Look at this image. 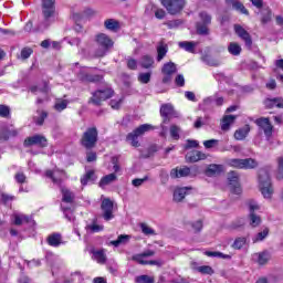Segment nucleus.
Segmentation results:
<instances>
[{
  "label": "nucleus",
  "instance_id": "obj_1",
  "mask_svg": "<svg viewBox=\"0 0 283 283\" xmlns=\"http://www.w3.org/2000/svg\"><path fill=\"white\" fill-rule=\"evenodd\" d=\"M54 3H56V0H42L43 21L38 25L40 32L48 30L54 23V12H56Z\"/></svg>",
  "mask_w": 283,
  "mask_h": 283
},
{
  "label": "nucleus",
  "instance_id": "obj_2",
  "mask_svg": "<svg viewBox=\"0 0 283 283\" xmlns=\"http://www.w3.org/2000/svg\"><path fill=\"white\" fill-rule=\"evenodd\" d=\"M259 189L264 198L271 199L273 196V185L271 184V175L269 169L259 170Z\"/></svg>",
  "mask_w": 283,
  "mask_h": 283
},
{
  "label": "nucleus",
  "instance_id": "obj_3",
  "mask_svg": "<svg viewBox=\"0 0 283 283\" xmlns=\"http://www.w3.org/2000/svg\"><path fill=\"white\" fill-rule=\"evenodd\" d=\"M95 43L98 49L95 51V56L103 57L112 48H114V40L105 33H99L95 35Z\"/></svg>",
  "mask_w": 283,
  "mask_h": 283
},
{
  "label": "nucleus",
  "instance_id": "obj_4",
  "mask_svg": "<svg viewBox=\"0 0 283 283\" xmlns=\"http://www.w3.org/2000/svg\"><path fill=\"white\" fill-rule=\"evenodd\" d=\"M98 143V128L96 126L88 127L82 135L81 145L85 149H94Z\"/></svg>",
  "mask_w": 283,
  "mask_h": 283
},
{
  "label": "nucleus",
  "instance_id": "obj_5",
  "mask_svg": "<svg viewBox=\"0 0 283 283\" xmlns=\"http://www.w3.org/2000/svg\"><path fill=\"white\" fill-rule=\"evenodd\" d=\"M151 129H154V126L150 124L140 125L127 135L126 140L132 145V147H140L138 138L147 134V132H151Z\"/></svg>",
  "mask_w": 283,
  "mask_h": 283
},
{
  "label": "nucleus",
  "instance_id": "obj_6",
  "mask_svg": "<svg viewBox=\"0 0 283 283\" xmlns=\"http://www.w3.org/2000/svg\"><path fill=\"white\" fill-rule=\"evenodd\" d=\"M229 167H233L234 169H255L258 167V161L253 158L239 159L233 158L227 161Z\"/></svg>",
  "mask_w": 283,
  "mask_h": 283
},
{
  "label": "nucleus",
  "instance_id": "obj_7",
  "mask_svg": "<svg viewBox=\"0 0 283 283\" xmlns=\"http://www.w3.org/2000/svg\"><path fill=\"white\" fill-rule=\"evenodd\" d=\"M161 6L166 8L168 14L176 15L180 14L181 10H185L187 6L186 0H161Z\"/></svg>",
  "mask_w": 283,
  "mask_h": 283
},
{
  "label": "nucleus",
  "instance_id": "obj_8",
  "mask_svg": "<svg viewBox=\"0 0 283 283\" xmlns=\"http://www.w3.org/2000/svg\"><path fill=\"white\" fill-rule=\"evenodd\" d=\"M114 95V91L112 88L98 90L93 93V96L90 98L88 103L95 105L96 107L101 106L103 101H107V98H112Z\"/></svg>",
  "mask_w": 283,
  "mask_h": 283
},
{
  "label": "nucleus",
  "instance_id": "obj_9",
  "mask_svg": "<svg viewBox=\"0 0 283 283\" xmlns=\"http://www.w3.org/2000/svg\"><path fill=\"white\" fill-rule=\"evenodd\" d=\"M45 177L50 178L53 185H57V187H61V185H63V180H67V172H65V170L55 168L53 170H46Z\"/></svg>",
  "mask_w": 283,
  "mask_h": 283
},
{
  "label": "nucleus",
  "instance_id": "obj_10",
  "mask_svg": "<svg viewBox=\"0 0 283 283\" xmlns=\"http://www.w3.org/2000/svg\"><path fill=\"white\" fill-rule=\"evenodd\" d=\"M101 209L103 212L102 216L106 222L114 220V201H112L109 198L104 199L102 201Z\"/></svg>",
  "mask_w": 283,
  "mask_h": 283
},
{
  "label": "nucleus",
  "instance_id": "obj_11",
  "mask_svg": "<svg viewBox=\"0 0 283 283\" xmlns=\"http://www.w3.org/2000/svg\"><path fill=\"white\" fill-rule=\"evenodd\" d=\"M153 255H156V252L154 250H146L143 253L135 254L133 256L134 262H137V264L154 266L158 264V261H147L145 258H153Z\"/></svg>",
  "mask_w": 283,
  "mask_h": 283
},
{
  "label": "nucleus",
  "instance_id": "obj_12",
  "mask_svg": "<svg viewBox=\"0 0 283 283\" xmlns=\"http://www.w3.org/2000/svg\"><path fill=\"white\" fill-rule=\"evenodd\" d=\"M24 147H32L36 145L38 147H48V139L43 135H33L24 139Z\"/></svg>",
  "mask_w": 283,
  "mask_h": 283
},
{
  "label": "nucleus",
  "instance_id": "obj_13",
  "mask_svg": "<svg viewBox=\"0 0 283 283\" xmlns=\"http://www.w3.org/2000/svg\"><path fill=\"white\" fill-rule=\"evenodd\" d=\"M248 207L250 209V224L251 227H260L262 219L260 218V216H256L255 213H253L254 211H258L260 209V206L258 205V202L250 200L248 202Z\"/></svg>",
  "mask_w": 283,
  "mask_h": 283
},
{
  "label": "nucleus",
  "instance_id": "obj_14",
  "mask_svg": "<svg viewBox=\"0 0 283 283\" xmlns=\"http://www.w3.org/2000/svg\"><path fill=\"white\" fill-rule=\"evenodd\" d=\"M255 124L264 132L266 138H271V136H273V125L269 117H260L255 120Z\"/></svg>",
  "mask_w": 283,
  "mask_h": 283
},
{
  "label": "nucleus",
  "instance_id": "obj_15",
  "mask_svg": "<svg viewBox=\"0 0 283 283\" xmlns=\"http://www.w3.org/2000/svg\"><path fill=\"white\" fill-rule=\"evenodd\" d=\"M228 180L230 182L231 192L235 193L237 196H240V193H242V188L240 187V184L238 182V180H239L238 172H235V171L229 172Z\"/></svg>",
  "mask_w": 283,
  "mask_h": 283
},
{
  "label": "nucleus",
  "instance_id": "obj_16",
  "mask_svg": "<svg viewBox=\"0 0 283 283\" xmlns=\"http://www.w3.org/2000/svg\"><path fill=\"white\" fill-rule=\"evenodd\" d=\"M234 31H235V34H238V36H240V39L244 41L247 48H251V45H253V40H251V34H249V32H247L244 28H242L240 24H235Z\"/></svg>",
  "mask_w": 283,
  "mask_h": 283
},
{
  "label": "nucleus",
  "instance_id": "obj_17",
  "mask_svg": "<svg viewBox=\"0 0 283 283\" xmlns=\"http://www.w3.org/2000/svg\"><path fill=\"white\" fill-rule=\"evenodd\" d=\"M30 92L32 94H38V92H41L44 96L41 98L39 97L36 99V105H42V103H45L48 101V92H50V86H48V83H44V86L41 88L39 86H31Z\"/></svg>",
  "mask_w": 283,
  "mask_h": 283
},
{
  "label": "nucleus",
  "instance_id": "obj_18",
  "mask_svg": "<svg viewBox=\"0 0 283 283\" xmlns=\"http://www.w3.org/2000/svg\"><path fill=\"white\" fill-rule=\"evenodd\" d=\"M187 163H198L199 160H207V155L199 150L188 151L186 154Z\"/></svg>",
  "mask_w": 283,
  "mask_h": 283
},
{
  "label": "nucleus",
  "instance_id": "obj_19",
  "mask_svg": "<svg viewBox=\"0 0 283 283\" xmlns=\"http://www.w3.org/2000/svg\"><path fill=\"white\" fill-rule=\"evenodd\" d=\"M12 219L13 224H15L17 227H21V224L23 223L30 224V222H34V220H32V217L23 213H13Z\"/></svg>",
  "mask_w": 283,
  "mask_h": 283
},
{
  "label": "nucleus",
  "instance_id": "obj_20",
  "mask_svg": "<svg viewBox=\"0 0 283 283\" xmlns=\"http://www.w3.org/2000/svg\"><path fill=\"white\" fill-rule=\"evenodd\" d=\"M19 136V130L10 129V128H1L0 129V140H10V138H15Z\"/></svg>",
  "mask_w": 283,
  "mask_h": 283
},
{
  "label": "nucleus",
  "instance_id": "obj_21",
  "mask_svg": "<svg viewBox=\"0 0 283 283\" xmlns=\"http://www.w3.org/2000/svg\"><path fill=\"white\" fill-rule=\"evenodd\" d=\"M237 118H238V116H234V115H226V116H223V118L221 120V129H222V132H229L231 125H233V123H235Z\"/></svg>",
  "mask_w": 283,
  "mask_h": 283
},
{
  "label": "nucleus",
  "instance_id": "obj_22",
  "mask_svg": "<svg viewBox=\"0 0 283 283\" xmlns=\"http://www.w3.org/2000/svg\"><path fill=\"white\" fill-rule=\"evenodd\" d=\"M117 180H118V177L116 176V174L113 172L102 177L98 185L101 189H105L108 185H112V182H116Z\"/></svg>",
  "mask_w": 283,
  "mask_h": 283
},
{
  "label": "nucleus",
  "instance_id": "obj_23",
  "mask_svg": "<svg viewBox=\"0 0 283 283\" xmlns=\"http://www.w3.org/2000/svg\"><path fill=\"white\" fill-rule=\"evenodd\" d=\"M46 242L50 247H61L63 243V237L61 233H52L48 237Z\"/></svg>",
  "mask_w": 283,
  "mask_h": 283
},
{
  "label": "nucleus",
  "instance_id": "obj_24",
  "mask_svg": "<svg viewBox=\"0 0 283 283\" xmlns=\"http://www.w3.org/2000/svg\"><path fill=\"white\" fill-rule=\"evenodd\" d=\"M226 3L228 6H232V8L241 12V14H249V10H247L244 4H242V2H240L239 0H226Z\"/></svg>",
  "mask_w": 283,
  "mask_h": 283
},
{
  "label": "nucleus",
  "instance_id": "obj_25",
  "mask_svg": "<svg viewBox=\"0 0 283 283\" xmlns=\"http://www.w3.org/2000/svg\"><path fill=\"white\" fill-rule=\"evenodd\" d=\"M167 52H169V46L166 43L160 42L157 45V61H158V63H160V61H163V59H165V56H167Z\"/></svg>",
  "mask_w": 283,
  "mask_h": 283
},
{
  "label": "nucleus",
  "instance_id": "obj_26",
  "mask_svg": "<svg viewBox=\"0 0 283 283\" xmlns=\"http://www.w3.org/2000/svg\"><path fill=\"white\" fill-rule=\"evenodd\" d=\"M191 174V169L189 167H184L178 169H172L170 171V177L171 178H185L186 176H189Z\"/></svg>",
  "mask_w": 283,
  "mask_h": 283
},
{
  "label": "nucleus",
  "instance_id": "obj_27",
  "mask_svg": "<svg viewBox=\"0 0 283 283\" xmlns=\"http://www.w3.org/2000/svg\"><path fill=\"white\" fill-rule=\"evenodd\" d=\"M221 171H223L222 165L211 164L210 166H208L206 170V176H209V177L220 176Z\"/></svg>",
  "mask_w": 283,
  "mask_h": 283
},
{
  "label": "nucleus",
  "instance_id": "obj_28",
  "mask_svg": "<svg viewBox=\"0 0 283 283\" xmlns=\"http://www.w3.org/2000/svg\"><path fill=\"white\" fill-rule=\"evenodd\" d=\"M104 28L111 32H118L120 30V23L115 19H107L104 22Z\"/></svg>",
  "mask_w": 283,
  "mask_h": 283
},
{
  "label": "nucleus",
  "instance_id": "obj_29",
  "mask_svg": "<svg viewBox=\"0 0 283 283\" xmlns=\"http://www.w3.org/2000/svg\"><path fill=\"white\" fill-rule=\"evenodd\" d=\"M264 105L269 109H271L273 107L283 108V99H282V97L268 98V99H265Z\"/></svg>",
  "mask_w": 283,
  "mask_h": 283
},
{
  "label": "nucleus",
  "instance_id": "obj_30",
  "mask_svg": "<svg viewBox=\"0 0 283 283\" xmlns=\"http://www.w3.org/2000/svg\"><path fill=\"white\" fill-rule=\"evenodd\" d=\"M249 132H251V127L249 125H244L242 128H239L234 133L235 140H244V138L249 136Z\"/></svg>",
  "mask_w": 283,
  "mask_h": 283
},
{
  "label": "nucleus",
  "instance_id": "obj_31",
  "mask_svg": "<svg viewBox=\"0 0 283 283\" xmlns=\"http://www.w3.org/2000/svg\"><path fill=\"white\" fill-rule=\"evenodd\" d=\"M160 114L165 118L164 123H167V118H169V116H174V106L171 104L161 105Z\"/></svg>",
  "mask_w": 283,
  "mask_h": 283
},
{
  "label": "nucleus",
  "instance_id": "obj_32",
  "mask_svg": "<svg viewBox=\"0 0 283 283\" xmlns=\"http://www.w3.org/2000/svg\"><path fill=\"white\" fill-rule=\"evenodd\" d=\"M187 191H189V188H176L174 191V201L175 202H182L185 200V196H187Z\"/></svg>",
  "mask_w": 283,
  "mask_h": 283
},
{
  "label": "nucleus",
  "instance_id": "obj_33",
  "mask_svg": "<svg viewBox=\"0 0 283 283\" xmlns=\"http://www.w3.org/2000/svg\"><path fill=\"white\" fill-rule=\"evenodd\" d=\"M129 240H132V237L129 234H120L118 235V238L114 241H111L109 244L112 247H120L123 244H127V242H129Z\"/></svg>",
  "mask_w": 283,
  "mask_h": 283
},
{
  "label": "nucleus",
  "instance_id": "obj_34",
  "mask_svg": "<svg viewBox=\"0 0 283 283\" xmlns=\"http://www.w3.org/2000/svg\"><path fill=\"white\" fill-rule=\"evenodd\" d=\"M62 200L63 202H66L69 205H72L74 202V192L70 191V189L62 187Z\"/></svg>",
  "mask_w": 283,
  "mask_h": 283
},
{
  "label": "nucleus",
  "instance_id": "obj_35",
  "mask_svg": "<svg viewBox=\"0 0 283 283\" xmlns=\"http://www.w3.org/2000/svg\"><path fill=\"white\" fill-rule=\"evenodd\" d=\"M179 48H181V50H185L186 52L193 53L196 52V48H198V42L182 41L179 42Z\"/></svg>",
  "mask_w": 283,
  "mask_h": 283
},
{
  "label": "nucleus",
  "instance_id": "obj_36",
  "mask_svg": "<svg viewBox=\"0 0 283 283\" xmlns=\"http://www.w3.org/2000/svg\"><path fill=\"white\" fill-rule=\"evenodd\" d=\"M93 260H96L98 264H105V262H107V255H105V250L93 251Z\"/></svg>",
  "mask_w": 283,
  "mask_h": 283
},
{
  "label": "nucleus",
  "instance_id": "obj_37",
  "mask_svg": "<svg viewBox=\"0 0 283 283\" xmlns=\"http://www.w3.org/2000/svg\"><path fill=\"white\" fill-rule=\"evenodd\" d=\"M85 229L86 231H90V233H101L105 227L103 224H98L95 219L91 224H87Z\"/></svg>",
  "mask_w": 283,
  "mask_h": 283
},
{
  "label": "nucleus",
  "instance_id": "obj_38",
  "mask_svg": "<svg viewBox=\"0 0 283 283\" xmlns=\"http://www.w3.org/2000/svg\"><path fill=\"white\" fill-rule=\"evenodd\" d=\"M176 72H178V69L176 67V63H174V62H168V63L164 64V66L161 69L163 74L174 75V74H176Z\"/></svg>",
  "mask_w": 283,
  "mask_h": 283
},
{
  "label": "nucleus",
  "instance_id": "obj_39",
  "mask_svg": "<svg viewBox=\"0 0 283 283\" xmlns=\"http://www.w3.org/2000/svg\"><path fill=\"white\" fill-rule=\"evenodd\" d=\"M139 65L144 67V70H149V67L154 65V57H151V55L142 56Z\"/></svg>",
  "mask_w": 283,
  "mask_h": 283
},
{
  "label": "nucleus",
  "instance_id": "obj_40",
  "mask_svg": "<svg viewBox=\"0 0 283 283\" xmlns=\"http://www.w3.org/2000/svg\"><path fill=\"white\" fill-rule=\"evenodd\" d=\"M96 180V175L94 174V170H88L86 174L81 178V185L85 187L87 182H94Z\"/></svg>",
  "mask_w": 283,
  "mask_h": 283
},
{
  "label": "nucleus",
  "instance_id": "obj_41",
  "mask_svg": "<svg viewBox=\"0 0 283 283\" xmlns=\"http://www.w3.org/2000/svg\"><path fill=\"white\" fill-rule=\"evenodd\" d=\"M209 25L202 22H197L196 29H197V34H200L201 36H207L209 34Z\"/></svg>",
  "mask_w": 283,
  "mask_h": 283
},
{
  "label": "nucleus",
  "instance_id": "obj_42",
  "mask_svg": "<svg viewBox=\"0 0 283 283\" xmlns=\"http://www.w3.org/2000/svg\"><path fill=\"white\" fill-rule=\"evenodd\" d=\"M254 258L258 260V263L261 265L266 264V262L271 260V255L266 251L254 254Z\"/></svg>",
  "mask_w": 283,
  "mask_h": 283
},
{
  "label": "nucleus",
  "instance_id": "obj_43",
  "mask_svg": "<svg viewBox=\"0 0 283 283\" xmlns=\"http://www.w3.org/2000/svg\"><path fill=\"white\" fill-rule=\"evenodd\" d=\"M268 237H269V228H265L264 230H262L261 232L256 233L252 238V242L254 244L258 243V242H262V241L266 240Z\"/></svg>",
  "mask_w": 283,
  "mask_h": 283
},
{
  "label": "nucleus",
  "instance_id": "obj_44",
  "mask_svg": "<svg viewBox=\"0 0 283 283\" xmlns=\"http://www.w3.org/2000/svg\"><path fill=\"white\" fill-rule=\"evenodd\" d=\"M228 52L232 54V56H240L242 52V46L235 42H231L228 46Z\"/></svg>",
  "mask_w": 283,
  "mask_h": 283
},
{
  "label": "nucleus",
  "instance_id": "obj_45",
  "mask_svg": "<svg viewBox=\"0 0 283 283\" xmlns=\"http://www.w3.org/2000/svg\"><path fill=\"white\" fill-rule=\"evenodd\" d=\"M205 255H207L208 258H221L222 260H231V255L217 251H206Z\"/></svg>",
  "mask_w": 283,
  "mask_h": 283
},
{
  "label": "nucleus",
  "instance_id": "obj_46",
  "mask_svg": "<svg viewBox=\"0 0 283 283\" xmlns=\"http://www.w3.org/2000/svg\"><path fill=\"white\" fill-rule=\"evenodd\" d=\"M170 136L174 140H180V127L178 125L170 126Z\"/></svg>",
  "mask_w": 283,
  "mask_h": 283
},
{
  "label": "nucleus",
  "instance_id": "obj_47",
  "mask_svg": "<svg viewBox=\"0 0 283 283\" xmlns=\"http://www.w3.org/2000/svg\"><path fill=\"white\" fill-rule=\"evenodd\" d=\"M137 283H155L156 279L154 276H149L147 274L139 275L136 277Z\"/></svg>",
  "mask_w": 283,
  "mask_h": 283
},
{
  "label": "nucleus",
  "instance_id": "obj_48",
  "mask_svg": "<svg viewBox=\"0 0 283 283\" xmlns=\"http://www.w3.org/2000/svg\"><path fill=\"white\" fill-rule=\"evenodd\" d=\"M197 271L199 273H201L202 275H213V273H216L213 271V269L209 265H201V266L197 268Z\"/></svg>",
  "mask_w": 283,
  "mask_h": 283
},
{
  "label": "nucleus",
  "instance_id": "obj_49",
  "mask_svg": "<svg viewBox=\"0 0 283 283\" xmlns=\"http://www.w3.org/2000/svg\"><path fill=\"white\" fill-rule=\"evenodd\" d=\"M94 14V11L87 9L84 11V13H73L74 21H81L82 19H85V17H92Z\"/></svg>",
  "mask_w": 283,
  "mask_h": 283
},
{
  "label": "nucleus",
  "instance_id": "obj_50",
  "mask_svg": "<svg viewBox=\"0 0 283 283\" xmlns=\"http://www.w3.org/2000/svg\"><path fill=\"white\" fill-rule=\"evenodd\" d=\"M244 244H247V238L244 237H239L234 240L233 244H232V248L233 249H242V247H244Z\"/></svg>",
  "mask_w": 283,
  "mask_h": 283
},
{
  "label": "nucleus",
  "instance_id": "obj_51",
  "mask_svg": "<svg viewBox=\"0 0 283 283\" xmlns=\"http://www.w3.org/2000/svg\"><path fill=\"white\" fill-rule=\"evenodd\" d=\"M139 227L144 235H156V231L147 226V223H140Z\"/></svg>",
  "mask_w": 283,
  "mask_h": 283
},
{
  "label": "nucleus",
  "instance_id": "obj_52",
  "mask_svg": "<svg viewBox=\"0 0 283 283\" xmlns=\"http://www.w3.org/2000/svg\"><path fill=\"white\" fill-rule=\"evenodd\" d=\"M199 19H201L199 23L211 24V14H209L207 11H201L199 13Z\"/></svg>",
  "mask_w": 283,
  "mask_h": 283
},
{
  "label": "nucleus",
  "instance_id": "obj_53",
  "mask_svg": "<svg viewBox=\"0 0 283 283\" xmlns=\"http://www.w3.org/2000/svg\"><path fill=\"white\" fill-rule=\"evenodd\" d=\"M38 114H40V116L35 117L34 122H35V124L41 126V125H43V123H45V119L48 118V112H45V111H42V112L38 111Z\"/></svg>",
  "mask_w": 283,
  "mask_h": 283
},
{
  "label": "nucleus",
  "instance_id": "obj_54",
  "mask_svg": "<svg viewBox=\"0 0 283 283\" xmlns=\"http://www.w3.org/2000/svg\"><path fill=\"white\" fill-rule=\"evenodd\" d=\"M0 117L10 118V107L3 104H0Z\"/></svg>",
  "mask_w": 283,
  "mask_h": 283
},
{
  "label": "nucleus",
  "instance_id": "obj_55",
  "mask_svg": "<svg viewBox=\"0 0 283 283\" xmlns=\"http://www.w3.org/2000/svg\"><path fill=\"white\" fill-rule=\"evenodd\" d=\"M138 81L139 83H144L145 85H147V83L151 81V73H140L138 75Z\"/></svg>",
  "mask_w": 283,
  "mask_h": 283
},
{
  "label": "nucleus",
  "instance_id": "obj_56",
  "mask_svg": "<svg viewBox=\"0 0 283 283\" xmlns=\"http://www.w3.org/2000/svg\"><path fill=\"white\" fill-rule=\"evenodd\" d=\"M147 180H149L148 176H145L144 178H136L132 180V185L134 187H143V185H145V182H147Z\"/></svg>",
  "mask_w": 283,
  "mask_h": 283
},
{
  "label": "nucleus",
  "instance_id": "obj_57",
  "mask_svg": "<svg viewBox=\"0 0 283 283\" xmlns=\"http://www.w3.org/2000/svg\"><path fill=\"white\" fill-rule=\"evenodd\" d=\"M12 200H14V196L1 192L0 202H2L3 205H8V202H12Z\"/></svg>",
  "mask_w": 283,
  "mask_h": 283
},
{
  "label": "nucleus",
  "instance_id": "obj_58",
  "mask_svg": "<svg viewBox=\"0 0 283 283\" xmlns=\"http://www.w3.org/2000/svg\"><path fill=\"white\" fill-rule=\"evenodd\" d=\"M54 108L57 112H63V109L67 108V101L66 99H62L55 103Z\"/></svg>",
  "mask_w": 283,
  "mask_h": 283
},
{
  "label": "nucleus",
  "instance_id": "obj_59",
  "mask_svg": "<svg viewBox=\"0 0 283 283\" xmlns=\"http://www.w3.org/2000/svg\"><path fill=\"white\" fill-rule=\"evenodd\" d=\"M218 146V139H209L203 142V147H206V149H212V147Z\"/></svg>",
  "mask_w": 283,
  "mask_h": 283
},
{
  "label": "nucleus",
  "instance_id": "obj_60",
  "mask_svg": "<svg viewBox=\"0 0 283 283\" xmlns=\"http://www.w3.org/2000/svg\"><path fill=\"white\" fill-rule=\"evenodd\" d=\"M175 83L178 87H185V76L182 74L177 75Z\"/></svg>",
  "mask_w": 283,
  "mask_h": 283
},
{
  "label": "nucleus",
  "instance_id": "obj_61",
  "mask_svg": "<svg viewBox=\"0 0 283 283\" xmlns=\"http://www.w3.org/2000/svg\"><path fill=\"white\" fill-rule=\"evenodd\" d=\"M198 140L188 139L185 149H196L198 147Z\"/></svg>",
  "mask_w": 283,
  "mask_h": 283
},
{
  "label": "nucleus",
  "instance_id": "obj_62",
  "mask_svg": "<svg viewBox=\"0 0 283 283\" xmlns=\"http://www.w3.org/2000/svg\"><path fill=\"white\" fill-rule=\"evenodd\" d=\"M128 70H136L138 67V62L135 59L127 60Z\"/></svg>",
  "mask_w": 283,
  "mask_h": 283
},
{
  "label": "nucleus",
  "instance_id": "obj_63",
  "mask_svg": "<svg viewBox=\"0 0 283 283\" xmlns=\"http://www.w3.org/2000/svg\"><path fill=\"white\" fill-rule=\"evenodd\" d=\"M156 19L163 20L165 17H167V12L164 9H157L155 11Z\"/></svg>",
  "mask_w": 283,
  "mask_h": 283
},
{
  "label": "nucleus",
  "instance_id": "obj_64",
  "mask_svg": "<svg viewBox=\"0 0 283 283\" xmlns=\"http://www.w3.org/2000/svg\"><path fill=\"white\" fill-rule=\"evenodd\" d=\"M277 178H279V180L283 178V157L279 158Z\"/></svg>",
  "mask_w": 283,
  "mask_h": 283
}]
</instances>
